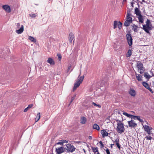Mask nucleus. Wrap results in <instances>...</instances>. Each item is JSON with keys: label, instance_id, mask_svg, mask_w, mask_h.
Here are the masks:
<instances>
[{"label": "nucleus", "instance_id": "obj_53", "mask_svg": "<svg viewBox=\"0 0 154 154\" xmlns=\"http://www.w3.org/2000/svg\"><path fill=\"white\" fill-rule=\"evenodd\" d=\"M153 86L154 87V82H153Z\"/></svg>", "mask_w": 154, "mask_h": 154}, {"label": "nucleus", "instance_id": "obj_4", "mask_svg": "<svg viewBox=\"0 0 154 154\" xmlns=\"http://www.w3.org/2000/svg\"><path fill=\"white\" fill-rule=\"evenodd\" d=\"M146 23V25H143V29L146 33H149V30H151L152 27L150 21L149 19H147Z\"/></svg>", "mask_w": 154, "mask_h": 154}, {"label": "nucleus", "instance_id": "obj_44", "mask_svg": "<svg viewBox=\"0 0 154 154\" xmlns=\"http://www.w3.org/2000/svg\"><path fill=\"white\" fill-rule=\"evenodd\" d=\"M114 142L117 143V142H119V140L118 138H117L114 141Z\"/></svg>", "mask_w": 154, "mask_h": 154}, {"label": "nucleus", "instance_id": "obj_6", "mask_svg": "<svg viewBox=\"0 0 154 154\" xmlns=\"http://www.w3.org/2000/svg\"><path fill=\"white\" fill-rule=\"evenodd\" d=\"M122 114L125 116H133L132 115L129 114L128 113L124 112V111H119L117 109H116L113 111L112 115L117 116H119V115H120L121 116H122Z\"/></svg>", "mask_w": 154, "mask_h": 154}, {"label": "nucleus", "instance_id": "obj_24", "mask_svg": "<svg viewBox=\"0 0 154 154\" xmlns=\"http://www.w3.org/2000/svg\"><path fill=\"white\" fill-rule=\"evenodd\" d=\"M33 106L32 104H29L28 106L24 110V112H26L29 109L31 108Z\"/></svg>", "mask_w": 154, "mask_h": 154}, {"label": "nucleus", "instance_id": "obj_23", "mask_svg": "<svg viewBox=\"0 0 154 154\" xmlns=\"http://www.w3.org/2000/svg\"><path fill=\"white\" fill-rule=\"evenodd\" d=\"M138 18L139 22L141 23H143V22L144 20L143 18V16L141 15L138 16Z\"/></svg>", "mask_w": 154, "mask_h": 154}, {"label": "nucleus", "instance_id": "obj_50", "mask_svg": "<svg viewBox=\"0 0 154 154\" xmlns=\"http://www.w3.org/2000/svg\"><path fill=\"white\" fill-rule=\"evenodd\" d=\"M81 70H80V75H79V76H80L81 74Z\"/></svg>", "mask_w": 154, "mask_h": 154}, {"label": "nucleus", "instance_id": "obj_29", "mask_svg": "<svg viewBox=\"0 0 154 154\" xmlns=\"http://www.w3.org/2000/svg\"><path fill=\"white\" fill-rule=\"evenodd\" d=\"M131 23L129 21L126 20L124 23V26H128Z\"/></svg>", "mask_w": 154, "mask_h": 154}, {"label": "nucleus", "instance_id": "obj_46", "mask_svg": "<svg viewBox=\"0 0 154 154\" xmlns=\"http://www.w3.org/2000/svg\"><path fill=\"white\" fill-rule=\"evenodd\" d=\"M71 65L68 66V70H67V72H68L69 70L71 69Z\"/></svg>", "mask_w": 154, "mask_h": 154}, {"label": "nucleus", "instance_id": "obj_43", "mask_svg": "<svg viewBox=\"0 0 154 154\" xmlns=\"http://www.w3.org/2000/svg\"><path fill=\"white\" fill-rule=\"evenodd\" d=\"M56 144H57V145H60L61 146H63V144H62V142H58V143H56Z\"/></svg>", "mask_w": 154, "mask_h": 154}, {"label": "nucleus", "instance_id": "obj_1", "mask_svg": "<svg viewBox=\"0 0 154 154\" xmlns=\"http://www.w3.org/2000/svg\"><path fill=\"white\" fill-rule=\"evenodd\" d=\"M143 127L144 128L145 131L146 132V133L148 134V135L145 137V139L146 140H151L152 139L151 135H153V134L151 132V130L152 129V128L151 127L146 125L143 126Z\"/></svg>", "mask_w": 154, "mask_h": 154}, {"label": "nucleus", "instance_id": "obj_2", "mask_svg": "<svg viewBox=\"0 0 154 154\" xmlns=\"http://www.w3.org/2000/svg\"><path fill=\"white\" fill-rule=\"evenodd\" d=\"M117 125L116 130L118 133L122 134L125 131V129L124 127V124L121 121H118Z\"/></svg>", "mask_w": 154, "mask_h": 154}, {"label": "nucleus", "instance_id": "obj_3", "mask_svg": "<svg viewBox=\"0 0 154 154\" xmlns=\"http://www.w3.org/2000/svg\"><path fill=\"white\" fill-rule=\"evenodd\" d=\"M84 78V76L83 75L81 76H79L77 78V80L74 84L73 87V91H74L76 90L77 88H78L81 84L83 81Z\"/></svg>", "mask_w": 154, "mask_h": 154}, {"label": "nucleus", "instance_id": "obj_28", "mask_svg": "<svg viewBox=\"0 0 154 154\" xmlns=\"http://www.w3.org/2000/svg\"><path fill=\"white\" fill-rule=\"evenodd\" d=\"M132 54V51L131 49H129L127 53L126 57H130Z\"/></svg>", "mask_w": 154, "mask_h": 154}, {"label": "nucleus", "instance_id": "obj_10", "mask_svg": "<svg viewBox=\"0 0 154 154\" xmlns=\"http://www.w3.org/2000/svg\"><path fill=\"white\" fill-rule=\"evenodd\" d=\"M128 45L131 46L132 43V38L130 34H127L126 35Z\"/></svg>", "mask_w": 154, "mask_h": 154}, {"label": "nucleus", "instance_id": "obj_11", "mask_svg": "<svg viewBox=\"0 0 154 154\" xmlns=\"http://www.w3.org/2000/svg\"><path fill=\"white\" fill-rule=\"evenodd\" d=\"M65 151V149L63 146H61L58 148H56L55 151L57 154H60L63 152Z\"/></svg>", "mask_w": 154, "mask_h": 154}, {"label": "nucleus", "instance_id": "obj_19", "mask_svg": "<svg viewBox=\"0 0 154 154\" xmlns=\"http://www.w3.org/2000/svg\"><path fill=\"white\" fill-rule=\"evenodd\" d=\"M101 134H102L103 137L108 136V132L105 130L104 129L101 130Z\"/></svg>", "mask_w": 154, "mask_h": 154}, {"label": "nucleus", "instance_id": "obj_33", "mask_svg": "<svg viewBox=\"0 0 154 154\" xmlns=\"http://www.w3.org/2000/svg\"><path fill=\"white\" fill-rule=\"evenodd\" d=\"M92 104H93L94 106H98L99 108H100L101 107V106L99 104H97L94 102L92 103Z\"/></svg>", "mask_w": 154, "mask_h": 154}, {"label": "nucleus", "instance_id": "obj_40", "mask_svg": "<svg viewBox=\"0 0 154 154\" xmlns=\"http://www.w3.org/2000/svg\"><path fill=\"white\" fill-rule=\"evenodd\" d=\"M116 144L117 145V147H118V148L119 149H120V148H121V146H120V145L119 142H117V143H116Z\"/></svg>", "mask_w": 154, "mask_h": 154}, {"label": "nucleus", "instance_id": "obj_36", "mask_svg": "<svg viewBox=\"0 0 154 154\" xmlns=\"http://www.w3.org/2000/svg\"><path fill=\"white\" fill-rule=\"evenodd\" d=\"M109 118H110V116H108L105 119V121H106L107 123H108L110 121V120L109 119Z\"/></svg>", "mask_w": 154, "mask_h": 154}, {"label": "nucleus", "instance_id": "obj_9", "mask_svg": "<svg viewBox=\"0 0 154 154\" xmlns=\"http://www.w3.org/2000/svg\"><path fill=\"white\" fill-rule=\"evenodd\" d=\"M129 126L131 128H135L137 126V125L134 120L131 119V121L128 122Z\"/></svg>", "mask_w": 154, "mask_h": 154}, {"label": "nucleus", "instance_id": "obj_5", "mask_svg": "<svg viewBox=\"0 0 154 154\" xmlns=\"http://www.w3.org/2000/svg\"><path fill=\"white\" fill-rule=\"evenodd\" d=\"M136 67L138 71L140 74L143 73L145 71V68L143 67V64L140 61H138L136 65Z\"/></svg>", "mask_w": 154, "mask_h": 154}, {"label": "nucleus", "instance_id": "obj_48", "mask_svg": "<svg viewBox=\"0 0 154 154\" xmlns=\"http://www.w3.org/2000/svg\"><path fill=\"white\" fill-rule=\"evenodd\" d=\"M37 116H40V112H38V113Z\"/></svg>", "mask_w": 154, "mask_h": 154}, {"label": "nucleus", "instance_id": "obj_17", "mask_svg": "<svg viewBox=\"0 0 154 154\" xmlns=\"http://www.w3.org/2000/svg\"><path fill=\"white\" fill-rule=\"evenodd\" d=\"M128 117L131 118V119H136L139 120L140 122H143V120L140 119V116H127Z\"/></svg>", "mask_w": 154, "mask_h": 154}, {"label": "nucleus", "instance_id": "obj_32", "mask_svg": "<svg viewBox=\"0 0 154 154\" xmlns=\"http://www.w3.org/2000/svg\"><path fill=\"white\" fill-rule=\"evenodd\" d=\"M144 76L146 79H149L151 77V76L147 72H145L144 74Z\"/></svg>", "mask_w": 154, "mask_h": 154}, {"label": "nucleus", "instance_id": "obj_39", "mask_svg": "<svg viewBox=\"0 0 154 154\" xmlns=\"http://www.w3.org/2000/svg\"><path fill=\"white\" fill-rule=\"evenodd\" d=\"M40 118V116H36L35 118V122H38Z\"/></svg>", "mask_w": 154, "mask_h": 154}, {"label": "nucleus", "instance_id": "obj_12", "mask_svg": "<svg viewBox=\"0 0 154 154\" xmlns=\"http://www.w3.org/2000/svg\"><path fill=\"white\" fill-rule=\"evenodd\" d=\"M143 85L147 89H148L152 93H153V91L150 88V85L146 82H143L142 83Z\"/></svg>", "mask_w": 154, "mask_h": 154}, {"label": "nucleus", "instance_id": "obj_45", "mask_svg": "<svg viewBox=\"0 0 154 154\" xmlns=\"http://www.w3.org/2000/svg\"><path fill=\"white\" fill-rule=\"evenodd\" d=\"M20 23H17V25H16V26H17V28H19L20 27Z\"/></svg>", "mask_w": 154, "mask_h": 154}, {"label": "nucleus", "instance_id": "obj_34", "mask_svg": "<svg viewBox=\"0 0 154 154\" xmlns=\"http://www.w3.org/2000/svg\"><path fill=\"white\" fill-rule=\"evenodd\" d=\"M30 17L32 18H34L36 17V15L34 14H29Z\"/></svg>", "mask_w": 154, "mask_h": 154}, {"label": "nucleus", "instance_id": "obj_25", "mask_svg": "<svg viewBox=\"0 0 154 154\" xmlns=\"http://www.w3.org/2000/svg\"><path fill=\"white\" fill-rule=\"evenodd\" d=\"M91 148L92 149L93 151V152L95 154H96V152H97L99 153L98 149L97 147H91Z\"/></svg>", "mask_w": 154, "mask_h": 154}, {"label": "nucleus", "instance_id": "obj_42", "mask_svg": "<svg viewBox=\"0 0 154 154\" xmlns=\"http://www.w3.org/2000/svg\"><path fill=\"white\" fill-rule=\"evenodd\" d=\"M106 151L107 154H110V152L108 149H107L106 150Z\"/></svg>", "mask_w": 154, "mask_h": 154}, {"label": "nucleus", "instance_id": "obj_47", "mask_svg": "<svg viewBox=\"0 0 154 154\" xmlns=\"http://www.w3.org/2000/svg\"><path fill=\"white\" fill-rule=\"evenodd\" d=\"M88 138L90 140H91L92 139V137L91 136H89V137H88Z\"/></svg>", "mask_w": 154, "mask_h": 154}, {"label": "nucleus", "instance_id": "obj_13", "mask_svg": "<svg viewBox=\"0 0 154 154\" xmlns=\"http://www.w3.org/2000/svg\"><path fill=\"white\" fill-rule=\"evenodd\" d=\"M2 8L8 13H9L11 11V8L8 5H3L2 7Z\"/></svg>", "mask_w": 154, "mask_h": 154}, {"label": "nucleus", "instance_id": "obj_15", "mask_svg": "<svg viewBox=\"0 0 154 154\" xmlns=\"http://www.w3.org/2000/svg\"><path fill=\"white\" fill-rule=\"evenodd\" d=\"M129 94L132 97H134L136 94L135 91L133 89L131 88L129 91Z\"/></svg>", "mask_w": 154, "mask_h": 154}, {"label": "nucleus", "instance_id": "obj_30", "mask_svg": "<svg viewBox=\"0 0 154 154\" xmlns=\"http://www.w3.org/2000/svg\"><path fill=\"white\" fill-rule=\"evenodd\" d=\"M137 27H138L137 26L134 24L132 26V29L134 30V32H137Z\"/></svg>", "mask_w": 154, "mask_h": 154}, {"label": "nucleus", "instance_id": "obj_21", "mask_svg": "<svg viewBox=\"0 0 154 154\" xmlns=\"http://www.w3.org/2000/svg\"><path fill=\"white\" fill-rule=\"evenodd\" d=\"M47 62L51 65H53L55 64V62L53 59L51 58H49L47 60Z\"/></svg>", "mask_w": 154, "mask_h": 154}, {"label": "nucleus", "instance_id": "obj_14", "mask_svg": "<svg viewBox=\"0 0 154 154\" xmlns=\"http://www.w3.org/2000/svg\"><path fill=\"white\" fill-rule=\"evenodd\" d=\"M131 14L128 11L127 15H126V20H127L128 21H129L131 23H132V18L130 17Z\"/></svg>", "mask_w": 154, "mask_h": 154}, {"label": "nucleus", "instance_id": "obj_38", "mask_svg": "<svg viewBox=\"0 0 154 154\" xmlns=\"http://www.w3.org/2000/svg\"><path fill=\"white\" fill-rule=\"evenodd\" d=\"M57 55L58 58L59 60L60 61L62 58L61 55L60 54H57Z\"/></svg>", "mask_w": 154, "mask_h": 154}, {"label": "nucleus", "instance_id": "obj_52", "mask_svg": "<svg viewBox=\"0 0 154 154\" xmlns=\"http://www.w3.org/2000/svg\"><path fill=\"white\" fill-rule=\"evenodd\" d=\"M142 2H145V0H142Z\"/></svg>", "mask_w": 154, "mask_h": 154}, {"label": "nucleus", "instance_id": "obj_54", "mask_svg": "<svg viewBox=\"0 0 154 154\" xmlns=\"http://www.w3.org/2000/svg\"><path fill=\"white\" fill-rule=\"evenodd\" d=\"M77 142V143H79H79H80V142L78 141Z\"/></svg>", "mask_w": 154, "mask_h": 154}, {"label": "nucleus", "instance_id": "obj_16", "mask_svg": "<svg viewBox=\"0 0 154 154\" xmlns=\"http://www.w3.org/2000/svg\"><path fill=\"white\" fill-rule=\"evenodd\" d=\"M74 38V34L72 33H70L69 36V40L70 43H71L72 40Z\"/></svg>", "mask_w": 154, "mask_h": 154}, {"label": "nucleus", "instance_id": "obj_49", "mask_svg": "<svg viewBox=\"0 0 154 154\" xmlns=\"http://www.w3.org/2000/svg\"><path fill=\"white\" fill-rule=\"evenodd\" d=\"M83 151H84V152H85H85H86V151H85V150L84 149H83Z\"/></svg>", "mask_w": 154, "mask_h": 154}, {"label": "nucleus", "instance_id": "obj_31", "mask_svg": "<svg viewBox=\"0 0 154 154\" xmlns=\"http://www.w3.org/2000/svg\"><path fill=\"white\" fill-rule=\"evenodd\" d=\"M29 39L32 42H36V40L33 37L29 36Z\"/></svg>", "mask_w": 154, "mask_h": 154}, {"label": "nucleus", "instance_id": "obj_27", "mask_svg": "<svg viewBox=\"0 0 154 154\" xmlns=\"http://www.w3.org/2000/svg\"><path fill=\"white\" fill-rule=\"evenodd\" d=\"M135 75L136 78L138 81L142 80V77L140 75L137 74L136 72H135Z\"/></svg>", "mask_w": 154, "mask_h": 154}, {"label": "nucleus", "instance_id": "obj_22", "mask_svg": "<svg viewBox=\"0 0 154 154\" xmlns=\"http://www.w3.org/2000/svg\"><path fill=\"white\" fill-rule=\"evenodd\" d=\"M135 13L137 16L141 15V13L139 9L138 8H136L135 9Z\"/></svg>", "mask_w": 154, "mask_h": 154}, {"label": "nucleus", "instance_id": "obj_41", "mask_svg": "<svg viewBox=\"0 0 154 154\" xmlns=\"http://www.w3.org/2000/svg\"><path fill=\"white\" fill-rule=\"evenodd\" d=\"M100 143V148H103L104 147V145L103 144L102 142L101 141H100L99 142Z\"/></svg>", "mask_w": 154, "mask_h": 154}, {"label": "nucleus", "instance_id": "obj_26", "mask_svg": "<svg viewBox=\"0 0 154 154\" xmlns=\"http://www.w3.org/2000/svg\"><path fill=\"white\" fill-rule=\"evenodd\" d=\"M93 129H96L97 130H99L100 129V127L99 126L96 124H95L93 125Z\"/></svg>", "mask_w": 154, "mask_h": 154}, {"label": "nucleus", "instance_id": "obj_37", "mask_svg": "<svg viewBox=\"0 0 154 154\" xmlns=\"http://www.w3.org/2000/svg\"><path fill=\"white\" fill-rule=\"evenodd\" d=\"M60 142H62V144H63V143H68V141L65 140H60Z\"/></svg>", "mask_w": 154, "mask_h": 154}, {"label": "nucleus", "instance_id": "obj_7", "mask_svg": "<svg viewBox=\"0 0 154 154\" xmlns=\"http://www.w3.org/2000/svg\"><path fill=\"white\" fill-rule=\"evenodd\" d=\"M66 150L68 152H72L75 151V148L74 146L70 144H68L66 145Z\"/></svg>", "mask_w": 154, "mask_h": 154}, {"label": "nucleus", "instance_id": "obj_8", "mask_svg": "<svg viewBox=\"0 0 154 154\" xmlns=\"http://www.w3.org/2000/svg\"><path fill=\"white\" fill-rule=\"evenodd\" d=\"M118 27L119 29H121L122 27V23L120 21L119 22L116 20L114 21L113 28L114 29Z\"/></svg>", "mask_w": 154, "mask_h": 154}, {"label": "nucleus", "instance_id": "obj_20", "mask_svg": "<svg viewBox=\"0 0 154 154\" xmlns=\"http://www.w3.org/2000/svg\"><path fill=\"white\" fill-rule=\"evenodd\" d=\"M24 30L23 26V25H21L20 28L16 31V32L18 34H20L22 33Z\"/></svg>", "mask_w": 154, "mask_h": 154}, {"label": "nucleus", "instance_id": "obj_18", "mask_svg": "<svg viewBox=\"0 0 154 154\" xmlns=\"http://www.w3.org/2000/svg\"><path fill=\"white\" fill-rule=\"evenodd\" d=\"M87 121L86 118L84 116L82 117L80 120V123L82 124H85Z\"/></svg>", "mask_w": 154, "mask_h": 154}, {"label": "nucleus", "instance_id": "obj_35", "mask_svg": "<svg viewBox=\"0 0 154 154\" xmlns=\"http://www.w3.org/2000/svg\"><path fill=\"white\" fill-rule=\"evenodd\" d=\"M76 95H74L72 97L71 100L70 101V104H71L72 102L73 101V100H74L75 97H76Z\"/></svg>", "mask_w": 154, "mask_h": 154}, {"label": "nucleus", "instance_id": "obj_51", "mask_svg": "<svg viewBox=\"0 0 154 154\" xmlns=\"http://www.w3.org/2000/svg\"><path fill=\"white\" fill-rule=\"evenodd\" d=\"M113 145H114V144H111V147L112 148V146Z\"/></svg>", "mask_w": 154, "mask_h": 154}]
</instances>
